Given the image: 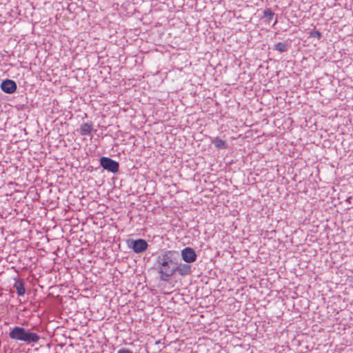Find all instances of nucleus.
<instances>
[{
	"label": "nucleus",
	"mask_w": 353,
	"mask_h": 353,
	"mask_svg": "<svg viewBox=\"0 0 353 353\" xmlns=\"http://www.w3.org/2000/svg\"><path fill=\"white\" fill-rule=\"evenodd\" d=\"M178 256V252L172 250H167L158 255L154 268L161 281H168L175 274Z\"/></svg>",
	"instance_id": "1"
},
{
	"label": "nucleus",
	"mask_w": 353,
	"mask_h": 353,
	"mask_svg": "<svg viewBox=\"0 0 353 353\" xmlns=\"http://www.w3.org/2000/svg\"><path fill=\"white\" fill-rule=\"evenodd\" d=\"M9 337L13 340L23 341L26 344L37 343L41 339L37 332L20 326H15L11 329Z\"/></svg>",
	"instance_id": "2"
},
{
	"label": "nucleus",
	"mask_w": 353,
	"mask_h": 353,
	"mask_svg": "<svg viewBox=\"0 0 353 353\" xmlns=\"http://www.w3.org/2000/svg\"><path fill=\"white\" fill-rule=\"evenodd\" d=\"M100 165L105 170L112 173H117L119 170V162L110 157H102L99 160Z\"/></svg>",
	"instance_id": "3"
},
{
	"label": "nucleus",
	"mask_w": 353,
	"mask_h": 353,
	"mask_svg": "<svg viewBox=\"0 0 353 353\" xmlns=\"http://www.w3.org/2000/svg\"><path fill=\"white\" fill-rule=\"evenodd\" d=\"M128 245L135 253L140 254L147 250L148 244L145 239H138L136 240L129 239L127 241Z\"/></svg>",
	"instance_id": "4"
},
{
	"label": "nucleus",
	"mask_w": 353,
	"mask_h": 353,
	"mask_svg": "<svg viewBox=\"0 0 353 353\" xmlns=\"http://www.w3.org/2000/svg\"><path fill=\"white\" fill-rule=\"evenodd\" d=\"M183 261L187 263H192L196 261L197 254L195 250L190 247H186L181 251Z\"/></svg>",
	"instance_id": "5"
},
{
	"label": "nucleus",
	"mask_w": 353,
	"mask_h": 353,
	"mask_svg": "<svg viewBox=\"0 0 353 353\" xmlns=\"http://www.w3.org/2000/svg\"><path fill=\"white\" fill-rule=\"evenodd\" d=\"M192 272V266L189 263H182L179 261V256L175 267V274L177 273L181 276H185L190 274Z\"/></svg>",
	"instance_id": "6"
},
{
	"label": "nucleus",
	"mask_w": 353,
	"mask_h": 353,
	"mask_svg": "<svg viewBox=\"0 0 353 353\" xmlns=\"http://www.w3.org/2000/svg\"><path fill=\"white\" fill-rule=\"evenodd\" d=\"M0 88L3 92L6 94H12L16 92L17 85L14 81L6 79L2 81Z\"/></svg>",
	"instance_id": "7"
},
{
	"label": "nucleus",
	"mask_w": 353,
	"mask_h": 353,
	"mask_svg": "<svg viewBox=\"0 0 353 353\" xmlns=\"http://www.w3.org/2000/svg\"><path fill=\"white\" fill-rule=\"evenodd\" d=\"M13 288L16 290L17 294L19 296H22L26 293L25 283L23 280L17 279L16 280Z\"/></svg>",
	"instance_id": "8"
},
{
	"label": "nucleus",
	"mask_w": 353,
	"mask_h": 353,
	"mask_svg": "<svg viewBox=\"0 0 353 353\" xmlns=\"http://www.w3.org/2000/svg\"><path fill=\"white\" fill-rule=\"evenodd\" d=\"M92 131V125L91 123H83L80 125L79 133L81 136L91 135Z\"/></svg>",
	"instance_id": "9"
},
{
	"label": "nucleus",
	"mask_w": 353,
	"mask_h": 353,
	"mask_svg": "<svg viewBox=\"0 0 353 353\" xmlns=\"http://www.w3.org/2000/svg\"><path fill=\"white\" fill-rule=\"evenodd\" d=\"M212 143L218 149H226L228 148V144L225 141L223 140L219 137H215L212 140Z\"/></svg>",
	"instance_id": "10"
},
{
	"label": "nucleus",
	"mask_w": 353,
	"mask_h": 353,
	"mask_svg": "<svg viewBox=\"0 0 353 353\" xmlns=\"http://www.w3.org/2000/svg\"><path fill=\"white\" fill-rule=\"evenodd\" d=\"M263 18L265 19L266 22L269 24L275 16L274 12L270 8H266L263 11Z\"/></svg>",
	"instance_id": "11"
},
{
	"label": "nucleus",
	"mask_w": 353,
	"mask_h": 353,
	"mask_svg": "<svg viewBox=\"0 0 353 353\" xmlns=\"http://www.w3.org/2000/svg\"><path fill=\"white\" fill-rule=\"evenodd\" d=\"M274 50L279 51V52H285L288 50V46L285 43L279 42L274 44Z\"/></svg>",
	"instance_id": "12"
},
{
	"label": "nucleus",
	"mask_w": 353,
	"mask_h": 353,
	"mask_svg": "<svg viewBox=\"0 0 353 353\" xmlns=\"http://www.w3.org/2000/svg\"><path fill=\"white\" fill-rule=\"evenodd\" d=\"M310 37H313V38H316L317 39L319 40V39H321V38L322 37V34L319 30H314L310 32Z\"/></svg>",
	"instance_id": "13"
},
{
	"label": "nucleus",
	"mask_w": 353,
	"mask_h": 353,
	"mask_svg": "<svg viewBox=\"0 0 353 353\" xmlns=\"http://www.w3.org/2000/svg\"><path fill=\"white\" fill-rule=\"evenodd\" d=\"M117 353H133L131 350L126 348L120 349Z\"/></svg>",
	"instance_id": "14"
},
{
	"label": "nucleus",
	"mask_w": 353,
	"mask_h": 353,
	"mask_svg": "<svg viewBox=\"0 0 353 353\" xmlns=\"http://www.w3.org/2000/svg\"><path fill=\"white\" fill-rule=\"evenodd\" d=\"M277 23H278V17L276 16V18L274 19V22L273 26L276 25Z\"/></svg>",
	"instance_id": "15"
},
{
	"label": "nucleus",
	"mask_w": 353,
	"mask_h": 353,
	"mask_svg": "<svg viewBox=\"0 0 353 353\" xmlns=\"http://www.w3.org/2000/svg\"><path fill=\"white\" fill-rule=\"evenodd\" d=\"M350 199H351V198H350H350H348V199H347V202H350Z\"/></svg>",
	"instance_id": "16"
}]
</instances>
